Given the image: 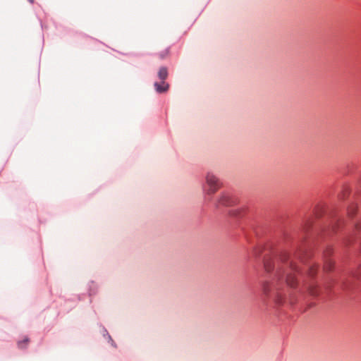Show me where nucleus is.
<instances>
[{"label":"nucleus","mask_w":361,"mask_h":361,"mask_svg":"<svg viewBox=\"0 0 361 361\" xmlns=\"http://www.w3.org/2000/svg\"><path fill=\"white\" fill-rule=\"evenodd\" d=\"M206 182L208 185L207 191L208 194L215 193L221 185L219 178L212 173H208L207 174Z\"/></svg>","instance_id":"nucleus-1"},{"label":"nucleus","mask_w":361,"mask_h":361,"mask_svg":"<svg viewBox=\"0 0 361 361\" xmlns=\"http://www.w3.org/2000/svg\"><path fill=\"white\" fill-rule=\"evenodd\" d=\"M296 272V268L293 265L288 267V269L283 274H280V278H284L288 286L294 287L296 283L295 282V274Z\"/></svg>","instance_id":"nucleus-2"},{"label":"nucleus","mask_w":361,"mask_h":361,"mask_svg":"<svg viewBox=\"0 0 361 361\" xmlns=\"http://www.w3.org/2000/svg\"><path fill=\"white\" fill-rule=\"evenodd\" d=\"M331 248H328L325 251V253H324L325 262H324V268L326 271H330L334 266V262L331 260L327 259V257L331 255Z\"/></svg>","instance_id":"nucleus-3"},{"label":"nucleus","mask_w":361,"mask_h":361,"mask_svg":"<svg viewBox=\"0 0 361 361\" xmlns=\"http://www.w3.org/2000/svg\"><path fill=\"white\" fill-rule=\"evenodd\" d=\"M154 86L155 87L156 91L159 93L166 92L169 87V84L163 80H161V83L156 82Z\"/></svg>","instance_id":"nucleus-4"},{"label":"nucleus","mask_w":361,"mask_h":361,"mask_svg":"<svg viewBox=\"0 0 361 361\" xmlns=\"http://www.w3.org/2000/svg\"><path fill=\"white\" fill-rule=\"evenodd\" d=\"M158 77L161 80L164 81L168 77V70L166 67H161L159 70Z\"/></svg>","instance_id":"nucleus-5"},{"label":"nucleus","mask_w":361,"mask_h":361,"mask_svg":"<svg viewBox=\"0 0 361 361\" xmlns=\"http://www.w3.org/2000/svg\"><path fill=\"white\" fill-rule=\"evenodd\" d=\"M354 224V231H353V235H355L356 233H359L361 231V217H357L355 221Z\"/></svg>","instance_id":"nucleus-6"},{"label":"nucleus","mask_w":361,"mask_h":361,"mask_svg":"<svg viewBox=\"0 0 361 361\" xmlns=\"http://www.w3.org/2000/svg\"><path fill=\"white\" fill-rule=\"evenodd\" d=\"M357 210V206L356 204H352L348 210V214L350 217H353Z\"/></svg>","instance_id":"nucleus-7"},{"label":"nucleus","mask_w":361,"mask_h":361,"mask_svg":"<svg viewBox=\"0 0 361 361\" xmlns=\"http://www.w3.org/2000/svg\"><path fill=\"white\" fill-rule=\"evenodd\" d=\"M29 339L27 338H25L23 341H19L18 343V345L20 348H24L28 344Z\"/></svg>","instance_id":"nucleus-8"},{"label":"nucleus","mask_w":361,"mask_h":361,"mask_svg":"<svg viewBox=\"0 0 361 361\" xmlns=\"http://www.w3.org/2000/svg\"><path fill=\"white\" fill-rule=\"evenodd\" d=\"M354 276L357 279H361V267L359 268L358 271L354 274Z\"/></svg>","instance_id":"nucleus-9"},{"label":"nucleus","mask_w":361,"mask_h":361,"mask_svg":"<svg viewBox=\"0 0 361 361\" xmlns=\"http://www.w3.org/2000/svg\"><path fill=\"white\" fill-rule=\"evenodd\" d=\"M224 197H222L218 202L217 204H216V207H219L220 206H224Z\"/></svg>","instance_id":"nucleus-10"},{"label":"nucleus","mask_w":361,"mask_h":361,"mask_svg":"<svg viewBox=\"0 0 361 361\" xmlns=\"http://www.w3.org/2000/svg\"><path fill=\"white\" fill-rule=\"evenodd\" d=\"M268 283H265L263 286V290L265 293H267L268 290H267V286H268Z\"/></svg>","instance_id":"nucleus-11"},{"label":"nucleus","mask_w":361,"mask_h":361,"mask_svg":"<svg viewBox=\"0 0 361 361\" xmlns=\"http://www.w3.org/2000/svg\"><path fill=\"white\" fill-rule=\"evenodd\" d=\"M167 54H168V51H167V50H165V51H164V53H161V54H160V58H161V59H164V56H165Z\"/></svg>","instance_id":"nucleus-12"},{"label":"nucleus","mask_w":361,"mask_h":361,"mask_svg":"<svg viewBox=\"0 0 361 361\" xmlns=\"http://www.w3.org/2000/svg\"><path fill=\"white\" fill-rule=\"evenodd\" d=\"M264 267H265V269H266V270H267V271H270V270H271V267H269V263H268V262H266V263L264 264Z\"/></svg>","instance_id":"nucleus-13"},{"label":"nucleus","mask_w":361,"mask_h":361,"mask_svg":"<svg viewBox=\"0 0 361 361\" xmlns=\"http://www.w3.org/2000/svg\"><path fill=\"white\" fill-rule=\"evenodd\" d=\"M310 294H312L313 295H315L317 294V292H316V290H314V288H310Z\"/></svg>","instance_id":"nucleus-14"},{"label":"nucleus","mask_w":361,"mask_h":361,"mask_svg":"<svg viewBox=\"0 0 361 361\" xmlns=\"http://www.w3.org/2000/svg\"><path fill=\"white\" fill-rule=\"evenodd\" d=\"M31 3H33V0H29Z\"/></svg>","instance_id":"nucleus-15"}]
</instances>
